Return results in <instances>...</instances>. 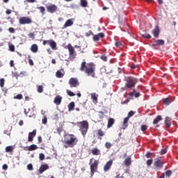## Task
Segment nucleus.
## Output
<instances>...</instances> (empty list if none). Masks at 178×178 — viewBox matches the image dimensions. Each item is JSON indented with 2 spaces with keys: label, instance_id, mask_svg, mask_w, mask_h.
Masks as SVG:
<instances>
[{
  "label": "nucleus",
  "instance_id": "1",
  "mask_svg": "<svg viewBox=\"0 0 178 178\" xmlns=\"http://www.w3.org/2000/svg\"><path fill=\"white\" fill-rule=\"evenodd\" d=\"M80 70L81 72H84L87 76L92 78L95 77V64L94 63H87L86 61L82 62Z\"/></svg>",
  "mask_w": 178,
  "mask_h": 178
},
{
  "label": "nucleus",
  "instance_id": "2",
  "mask_svg": "<svg viewBox=\"0 0 178 178\" xmlns=\"http://www.w3.org/2000/svg\"><path fill=\"white\" fill-rule=\"evenodd\" d=\"M63 143L65 144V148H73L74 145H77L79 139L74 134H67L64 135Z\"/></svg>",
  "mask_w": 178,
  "mask_h": 178
},
{
  "label": "nucleus",
  "instance_id": "3",
  "mask_svg": "<svg viewBox=\"0 0 178 178\" xmlns=\"http://www.w3.org/2000/svg\"><path fill=\"white\" fill-rule=\"evenodd\" d=\"M78 127L79 128V131H81V134L86 136L87 132L88 131L89 124L86 120H83L81 122H79L76 123Z\"/></svg>",
  "mask_w": 178,
  "mask_h": 178
},
{
  "label": "nucleus",
  "instance_id": "4",
  "mask_svg": "<svg viewBox=\"0 0 178 178\" xmlns=\"http://www.w3.org/2000/svg\"><path fill=\"white\" fill-rule=\"evenodd\" d=\"M138 83V79L134 76H128L126 78L125 87L127 88H134L136 84Z\"/></svg>",
  "mask_w": 178,
  "mask_h": 178
},
{
  "label": "nucleus",
  "instance_id": "5",
  "mask_svg": "<svg viewBox=\"0 0 178 178\" xmlns=\"http://www.w3.org/2000/svg\"><path fill=\"white\" fill-rule=\"evenodd\" d=\"M92 161H94V159L92 158L90 159L89 164L90 165V173L91 176H94V173L98 170V165L99 164V161L98 160H95L92 163Z\"/></svg>",
  "mask_w": 178,
  "mask_h": 178
},
{
  "label": "nucleus",
  "instance_id": "6",
  "mask_svg": "<svg viewBox=\"0 0 178 178\" xmlns=\"http://www.w3.org/2000/svg\"><path fill=\"white\" fill-rule=\"evenodd\" d=\"M67 49H68L70 57L72 58V59H74V58L77 56V54H76L74 47H73L71 44H68L67 45Z\"/></svg>",
  "mask_w": 178,
  "mask_h": 178
},
{
  "label": "nucleus",
  "instance_id": "7",
  "mask_svg": "<svg viewBox=\"0 0 178 178\" xmlns=\"http://www.w3.org/2000/svg\"><path fill=\"white\" fill-rule=\"evenodd\" d=\"M19 24H31L33 20L29 17H21L19 19Z\"/></svg>",
  "mask_w": 178,
  "mask_h": 178
},
{
  "label": "nucleus",
  "instance_id": "8",
  "mask_svg": "<svg viewBox=\"0 0 178 178\" xmlns=\"http://www.w3.org/2000/svg\"><path fill=\"white\" fill-rule=\"evenodd\" d=\"M69 84L71 88H77L80 86V82H79V79H77V78H71L69 80Z\"/></svg>",
  "mask_w": 178,
  "mask_h": 178
},
{
  "label": "nucleus",
  "instance_id": "9",
  "mask_svg": "<svg viewBox=\"0 0 178 178\" xmlns=\"http://www.w3.org/2000/svg\"><path fill=\"white\" fill-rule=\"evenodd\" d=\"M163 165H165V162L159 159H156L154 162V166H155L156 169H158L159 170H161V169L163 168Z\"/></svg>",
  "mask_w": 178,
  "mask_h": 178
},
{
  "label": "nucleus",
  "instance_id": "10",
  "mask_svg": "<svg viewBox=\"0 0 178 178\" xmlns=\"http://www.w3.org/2000/svg\"><path fill=\"white\" fill-rule=\"evenodd\" d=\"M47 10L49 12V13H55L58 12V6L55 4H50L49 6H47Z\"/></svg>",
  "mask_w": 178,
  "mask_h": 178
},
{
  "label": "nucleus",
  "instance_id": "11",
  "mask_svg": "<svg viewBox=\"0 0 178 178\" xmlns=\"http://www.w3.org/2000/svg\"><path fill=\"white\" fill-rule=\"evenodd\" d=\"M163 45H165V40L161 39L154 40L152 47H162Z\"/></svg>",
  "mask_w": 178,
  "mask_h": 178
},
{
  "label": "nucleus",
  "instance_id": "12",
  "mask_svg": "<svg viewBox=\"0 0 178 178\" xmlns=\"http://www.w3.org/2000/svg\"><path fill=\"white\" fill-rule=\"evenodd\" d=\"M112 165H113V160L110 159L104 166V172H108L112 168Z\"/></svg>",
  "mask_w": 178,
  "mask_h": 178
},
{
  "label": "nucleus",
  "instance_id": "13",
  "mask_svg": "<svg viewBox=\"0 0 178 178\" xmlns=\"http://www.w3.org/2000/svg\"><path fill=\"white\" fill-rule=\"evenodd\" d=\"M35 136H37V130L34 129L32 132H29L28 136L29 143H31V141L34 140V137H35Z\"/></svg>",
  "mask_w": 178,
  "mask_h": 178
},
{
  "label": "nucleus",
  "instance_id": "14",
  "mask_svg": "<svg viewBox=\"0 0 178 178\" xmlns=\"http://www.w3.org/2000/svg\"><path fill=\"white\" fill-rule=\"evenodd\" d=\"M161 33V29H159V26H156L155 28L152 31V33L153 34L155 38H158L159 37V33Z\"/></svg>",
  "mask_w": 178,
  "mask_h": 178
},
{
  "label": "nucleus",
  "instance_id": "15",
  "mask_svg": "<svg viewBox=\"0 0 178 178\" xmlns=\"http://www.w3.org/2000/svg\"><path fill=\"white\" fill-rule=\"evenodd\" d=\"M48 169H49V165H48V164H43L39 168V173L42 175V173H44V172L48 170Z\"/></svg>",
  "mask_w": 178,
  "mask_h": 178
},
{
  "label": "nucleus",
  "instance_id": "16",
  "mask_svg": "<svg viewBox=\"0 0 178 178\" xmlns=\"http://www.w3.org/2000/svg\"><path fill=\"white\" fill-rule=\"evenodd\" d=\"M51 49H53V51H56V49H58V48H56V42H55V40H49V44Z\"/></svg>",
  "mask_w": 178,
  "mask_h": 178
},
{
  "label": "nucleus",
  "instance_id": "17",
  "mask_svg": "<svg viewBox=\"0 0 178 178\" xmlns=\"http://www.w3.org/2000/svg\"><path fill=\"white\" fill-rule=\"evenodd\" d=\"M73 24L74 22L72 19H67L63 25V29H67V27H70L73 26Z\"/></svg>",
  "mask_w": 178,
  "mask_h": 178
},
{
  "label": "nucleus",
  "instance_id": "18",
  "mask_svg": "<svg viewBox=\"0 0 178 178\" xmlns=\"http://www.w3.org/2000/svg\"><path fill=\"white\" fill-rule=\"evenodd\" d=\"M54 102L56 105H60L62 102V97L60 95L56 96Z\"/></svg>",
  "mask_w": 178,
  "mask_h": 178
},
{
  "label": "nucleus",
  "instance_id": "19",
  "mask_svg": "<svg viewBox=\"0 0 178 178\" xmlns=\"http://www.w3.org/2000/svg\"><path fill=\"white\" fill-rule=\"evenodd\" d=\"M90 97L91 99L95 104H97V102H98V95H97V93H91Z\"/></svg>",
  "mask_w": 178,
  "mask_h": 178
},
{
  "label": "nucleus",
  "instance_id": "20",
  "mask_svg": "<svg viewBox=\"0 0 178 178\" xmlns=\"http://www.w3.org/2000/svg\"><path fill=\"white\" fill-rule=\"evenodd\" d=\"M115 124V119L109 118L108 120L107 129H111Z\"/></svg>",
  "mask_w": 178,
  "mask_h": 178
},
{
  "label": "nucleus",
  "instance_id": "21",
  "mask_svg": "<svg viewBox=\"0 0 178 178\" xmlns=\"http://www.w3.org/2000/svg\"><path fill=\"white\" fill-rule=\"evenodd\" d=\"M124 163L125 166H130V165H131V156H128L124 161Z\"/></svg>",
  "mask_w": 178,
  "mask_h": 178
},
{
  "label": "nucleus",
  "instance_id": "22",
  "mask_svg": "<svg viewBox=\"0 0 178 178\" xmlns=\"http://www.w3.org/2000/svg\"><path fill=\"white\" fill-rule=\"evenodd\" d=\"M92 155H101V150L98 148H94L91 150Z\"/></svg>",
  "mask_w": 178,
  "mask_h": 178
},
{
  "label": "nucleus",
  "instance_id": "23",
  "mask_svg": "<svg viewBox=\"0 0 178 178\" xmlns=\"http://www.w3.org/2000/svg\"><path fill=\"white\" fill-rule=\"evenodd\" d=\"M171 120H172V119H170V118H169V117L165 118L164 123H165L166 127H170V124H172V123L170 122Z\"/></svg>",
  "mask_w": 178,
  "mask_h": 178
},
{
  "label": "nucleus",
  "instance_id": "24",
  "mask_svg": "<svg viewBox=\"0 0 178 178\" xmlns=\"http://www.w3.org/2000/svg\"><path fill=\"white\" fill-rule=\"evenodd\" d=\"M31 51L34 54L38 52V46L36 44H32L31 47Z\"/></svg>",
  "mask_w": 178,
  "mask_h": 178
},
{
  "label": "nucleus",
  "instance_id": "25",
  "mask_svg": "<svg viewBox=\"0 0 178 178\" xmlns=\"http://www.w3.org/2000/svg\"><path fill=\"white\" fill-rule=\"evenodd\" d=\"M82 8H88V1L87 0H80Z\"/></svg>",
  "mask_w": 178,
  "mask_h": 178
},
{
  "label": "nucleus",
  "instance_id": "26",
  "mask_svg": "<svg viewBox=\"0 0 178 178\" xmlns=\"http://www.w3.org/2000/svg\"><path fill=\"white\" fill-rule=\"evenodd\" d=\"M74 106H75L74 102H72L71 103H70V104L68 105L69 112H72V111H74Z\"/></svg>",
  "mask_w": 178,
  "mask_h": 178
},
{
  "label": "nucleus",
  "instance_id": "27",
  "mask_svg": "<svg viewBox=\"0 0 178 178\" xmlns=\"http://www.w3.org/2000/svg\"><path fill=\"white\" fill-rule=\"evenodd\" d=\"M161 120H162V116L157 115V117L153 121V124H158Z\"/></svg>",
  "mask_w": 178,
  "mask_h": 178
},
{
  "label": "nucleus",
  "instance_id": "28",
  "mask_svg": "<svg viewBox=\"0 0 178 178\" xmlns=\"http://www.w3.org/2000/svg\"><path fill=\"white\" fill-rule=\"evenodd\" d=\"M129 117H126L124 119V122H123V129H126V127H127V126H129Z\"/></svg>",
  "mask_w": 178,
  "mask_h": 178
},
{
  "label": "nucleus",
  "instance_id": "29",
  "mask_svg": "<svg viewBox=\"0 0 178 178\" xmlns=\"http://www.w3.org/2000/svg\"><path fill=\"white\" fill-rule=\"evenodd\" d=\"M64 76H65V74L62 73L60 70H58L56 72V77H57L58 79H62V77H63Z\"/></svg>",
  "mask_w": 178,
  "mask_h": 178
},
{
  "label": "nucleus",
  "instance_id": "30",
  "mask_svg": "<svg viewBox=\"0 0 178 178\" xmlns=\"http://www.w3.org/2000/svg\"><path fill=\"white\" fill-rule=\"evenodd\" d=\"M38 149V147L36 145H31L28 147V151H35Z\"/></svg>",
  "mask_w": 178,
  "mask_h": 178
},
{
  "label": "nucleus",
  "instance_id": "31",
  "mask_svg": "<svg viewBox=\"0 0 178 178\" xmlns=\"http://www.w3.org/2000/svg\"><path fill=\"white\" fill-rule=\"evenodd\" d=\"M163 102L165 105H170L172 103V99H170V98H169V97H167L165 99H163Z\"/></svg>",
  "mask_w": 178,
  "mask_h": 178
},
{
  "label": "nucleus",
  "instance_id": "32",
  "mask_svg": "<svg viewBox=\"0 0 178 178\" xmlns=\"http://www.w3.org/2000/svg\"><path fill=\"white\" fill-rule=\"evenodd\" d=\"M37 91L39 94L44 92V86L42 85L38 86Z\"/></svg>",
  "mask_w": 178,
  "mask_h": 178
},
{
  "label": "nucleus",
  "instance_id": "33",
  "mask_svg": "<svg viewBox=\"0 0 178 178\" xmlns=\"http://www.w3.org/2000/svg\"><path fill=\"white\" fill-rule=\"evenodd\" d=\"M38 9L40 10V13H42V15H45V7L40 6V7H38Z\"/></svg>",
  "mask_w": 178,
  "mask_h": 178
},
{
  "label": "nucleus",
  "instance_id": "34",
  "mask_svg": "<svg viewBox=\"0 0 178 178\" xmlns=\"http://www.w3.org/2000/svg\"><path fill=\"white\" fill-rule=\"evenodd\" d=\"M13 146H8L6 147V152H13Z\"/></svg>",
  "mask_w": 178,
  "mask_h": 178
},
{
  "label": "nucleus",
  "instance_id": "35",
  "mask_svg": "<svg viewBox=\"0 0 178 178\" xmlns=\"http://www.w3.org/2000/svg\"><path fill=\"white\" fill-rule=\"evenodd\" d=\"M97 134L99 136V137H104V136H105V132L102 131V129H98Z\"/></svg>",
  "mask_w": 178,
  "mask_h": 178
},
{
  "label": "nucleus",
  "instance_id": "36",
  "mask_svg": "<svg viewBox=\"0 0 178 178\" xmlns=\"http://www.w3.org/2000/svg\"><path fill=\"white\" fill-rule=\"evenodd\" d=\"M14 99H23V95L18 94L16 96H14Z\"/></svg>",
  "mask_w": 178,
  "mask_h": 178
},
{
  "label": "nucleus",
  "instance_id": "37",
  "mask_svg": "<svg viewBox=\"0 0 178 178\" xmlns=\"http://www.w3.org/2000/svg\"><path fill=\"white\" fill-rule=\"evenodd\" d=\"M164 175H165L166 177H170V176H172V170H167Z\"/></svg>",
  "mask_w": 178,
  "mask_h": 178
},
{
  "label": "nucleus",
  "instance_id": "38",
  "mask_svg": "<svg viewBox=\"0 0 178 178\" xmlns=\"http://www.w3.org/2000/svg\"><path fill=\"white\" fill-rule=\"evenodd\" d=\"M142 37H143L144 38H147V40H149L152 38V36L149 35V33H145L142 35Z\"/></svg>",
  "mask_w": 178,
  "mask_h": 178
},
{
  "label": "nucleus",
  "instance_id": "39",
  "mask_svg": "<svg viewBox=\"0 0 178 178\" xmlns=\"http://www.w3.org/2000/svg\"><path fill=\"white\" fill-rule=\"evenodd\" d=\"M134 115H136V112L131 111L129 112L127 118L130 119V118H131L132 116H134Z\"/></svg>",
  "mask_w": 178,
  "mask_h": 178
},
{
  "label": "nucleus",
  "instance_id": "40",
  "mask_svg": "<svg viewBox=\"0 0 178 178\" xmlns=\"http://www.w3.org/2000/svg\"><path fill=\"white\" fill-rule=\"evenodd\" d=\"M67 94L70 97H74V95H76V94H74L73 92H72L71 90H67Z\"/></svg>",
  "mask_w": 178,
  "mask_h": 178
},
{
  "label": "nucleus",
  "instance_id": "41",
  "mask_svg": "<svg viewBox=\"0 0 178 178\" xmlns=\"http://www.w3.org/2000/svg\"><path fill=\"white\" fill-rule=\"evenodd\" d=\"M98 116L99 119L102 120L104 119V116H105V113H104L102 111H99Z\"/></svg>",
  "mask_w": 178,
  "mask_h": 178
},
{
  "label": "nucleus",
  "instance_id": "42",
  "mask_svg": "<svg viewBox=\"0 0 178 178\" xmlns=\"http://www.w3.org/2000/svg\"><path fill=\"white\" fill-rule=\"evenodd\" d=\"M40 161H44L45 159V155L43 153L39 154Z\"/></svg>",
  "mask_w": 178,
  "mask_h": 178
},
{
  "label": "nucleus",
  "instance_id": "43",
  "mask_svg": "<svg viewBox=\"0 0 178 178\" xmlns=\"http://www.w3.org/2000/svg\"><path fill=\"white\" fill-rule=\"evenodd\" d=\"M147 129H148V126H147L145 124L141 125L140 130L142 131H145V130H147Z\"/></svg>",
  "mask_w": 178,
  "mask_h": 178
},
{
  "label": "nucleus",
  "instance_id": "44",
  "mask_svg": "<svg viewBox=\"0 0 178 178\" xmlns=\"http://www.w3.org/2000/svg\"><path fill=\"white\" fill-rule=\"evenodd\" d=\"M105 147L107 148V149H109L112 147V144L109 142H106L105 143Z\"/></svg>",
  "mask_w": 178,
  "mask_h": 178
},
{
  "label": "nucleus",
  "instance_id": "45",
  "mask_svg": "<svg viewBox=\"0 0 178 178\" xmlns=\"http://www.w3.org/2000/svg\"><path fill=\"white\" fill-rule=\"evenodd\" d=\"M5 86V79L2 78L0 79V87Z\"/></svg>",
  "mask_w": 178,
  "mask_h": 178
},
{
  "label": "nucleus",
  "instance_id": "46",
  "mask_svg": "<svg viewBox=\"0 0 178 178\" xmlns=\"http://www.w3.org/2000/svg\"><path fill=\"white\" fill-rule=\"evenodd\" d=\"M100 58L104 62H107L108 61V57H106V56H105V55L101 56Z\"/></svg>",
  "mask_w": 178,
  "mask_h": 178
},
{
  "label": "nucleus",
  "instance_id": "47",
  "mask_svg": "<svg viewBox=\"0 0 178 178\" xmlns=\"http://www.w3.org/2000/svg\"><path fill=\"white\" fill-rule=\"evenodd\" d=\"M9 49L11 52H15V45L10 44L9 45Z\"/></svg>",
  "mask_w": 178,
  "mask_h": 178
},
{
  "label": "nucleus",
  "instance_id": "48",
  "mask_svg": "<svg viewBox=\"0 0 178 178\" xmlns=\"http://www.w3.org/2000/svg\"><path fill=\"white\" fill-rule=\"evenodd\" d=\"M152 162H154L152 159H149L146 161V163L147 166H151V165H152Z\"/></svg>",
  "mask_w": 178,
  "mask_h": 178
},
{
  "label": "nucleus",
  "instance_id": "49",
  "mask_svg": "<svg viewBox=\"0 0 178 178\" xmlns=\"http://www.w3.org/2000/svg\"><path fill=\"white\" fill-rule=\"evenodd\" d=\"M93 41H99V36L98 35H94Z\"/></svg>",
  "mask_w": 178,
  "mask_h": 178
},
{
  "label": "nucleus",
  "instance_id": "50",
  "mask_svg": "<svg viewBox=\"0 0 178 178\" xmlns=\"http://www.w3.org/2000/svg\"><path fill=\"white\" fill-rule=\"evenodd\" d=\"M42 122L43 123V124H47V122H48V119L47 118V117H44L43 119L42 120Z\"/></svg>",
  "mask_w": 178,
  "mask_h": 178
},
{
  "label": "nucleus",
  "instance_id": "51",
  "mask_svg": "<svg viewBox=\"0 0 178 178\" xmlns=\"http://www.w3.org/2000/svg\"><path fill=\"white\" fill-rule=\"evenodd\" d=\"M166 152H168V149H166L165 148L162 149L161 151V155H165V154H166Z\"/></svg>",
  "mask_w": 178,
  "mask_h": 178
},
{
  "label": "nucleus",
  "instance_id": "52",
  "mask_svg": "<svg viewBox=\"0 0 178 178\" xmlns=\"http://www.w3.org/2000/svg\"><path fill=\"white\" fill-rule=\"evenodd\" d=\"M29 38H31L32 40H34V38H35V36L33 33H29Z\"/></svg>",
  "mask_w": 178,
  "mask_h": 178
},
{
  "label": "nucleus",
  "instance_id": "53",
  "mask_svg": "<svg viewBox=\"0 0 178 178\" xmlns=\"http://www.w3.org/2000/svg\"><path fill=\"white\" fill-rule=\"evenodd\" d=\"M27 169H28V170H33V169H34L33 168V164H28L27 165Z\"/></svg>",
  "mask_w": 178,
  "mask_h": 178
},
{
  "label": "nucleus",
  "instance_id": "54",
  "mask_svg": "<svg viewBox=\"0 0 178 178\" xmlns=\"http://www.w3.org/2000/svg\"><path fill=\"white\" fill-rule=\"evenodd\" d=\"M97 35L99 36V38H104V37H105V34L104 33H99Z\"/></svg>",
  "mask_w": 178,
  "mask_h": 178
},
{
  "label": "nucleus",
  "instance_id": "55",
  "mask_svg": "<svg viewBox=\"0 0 178 178\" xmlns=\"http://www.w3.org/2000/svg\"><path fill=\"white\" fill-rule=\"evenodd\" d=\"M152 155V152H147V154H146V155H145V156H146V158H151V156Z\"/></svg>",
  "mask_w": 178,
  "mask_h": 178
},
{
  "label": "nucleus",
  "instance_id": "56",
  "mask_svg": "<svg viewBox=\"0 0 178 178\" xmlns=\"http://www.w3.org/2000/svg\"><path fill=\"white\" fill-rule=\"evenodd\" d=\"M8 31L10 33H15V28H13V27L9 28Z\"/></svg>",
  "mask_w": 178,
  "mask_h": 178
},
{
  "label": "nucleus",
  "instance_id": "57",
  "mask_svg": "<svg viewBox=\"0 0 178 178\" xmlns=\"http://www.w3.org/2000/svg\"><path fill=\"white\" fill-rule=\"evenodd\" d=\"M93 34L94 33H92V31H90L89 33H86V37H90V35H93Z\"/></svg>",
  "mask_w": 178,
  "mask_h": 178
},
{
  "label": "nucleus",
  "instance_id": "58",
  "mask_svg": "<svg viewBox=\"0 0 178 178\" xmlns=\"http://www.w3.org/2000/svg\"><path fill=\"white\" fill-rule=\"evenodd\" d=\"M136 94V90H134L132 92L129 93V97H134Z\"/></svg>",
  "mask_w": 178,
  "mask_h": 178
},
{
  "label": "nucleus",
  "instance_id": "59",
  "mask_svg": "<svg viewBox=\"0 0 178 178\" xmlns=\"http://www.w3.org/2000/svg\"><path fill=\"white\" fill-rule=\"evenodd\" d=\"M29 63L31 66H33L34 65V62L33 61L32 59L29 58Z\"/></svg>",
  "mask_w": 178,
  "mask_h": 178
},
{
  "label": "nucleus",
  "instance_id": "60",
  "mask_svg": "<svg viewBox=\"0 0 178 178\" xmlns=\"http://www.w3.org/2000/svg\"><path fill=\"white\" fill-rule=\"evenodd\" d=\"M115 47H122V42H116L115 43Z\"/></svg>",
  "mask_w": 178,
  "mask_h": 178
},
{
  "label": "nucleus",
  "instance_id": "61",
  "mask_svg": "<svg viewBox=\"0 0 178 178\" xmlns=\"http://www.w3.org/2000/svg\"><path fill=\"white\" fill-rule=\"evenodd\" d=\"M38 141L39 144H41V143H42V138L41 136H38Z\"/></svg>",
  "mask_w": 178,
  "mask_h": 178
},
{
  "label": "nucleus",
  "instance_id": "62",
  "mask_svg": "<svg viewBox=\"0 0 178 178\" xmlns=\"http://www.w3.org/2000/svg\"><path fill=\"white\" fill-rule=\"evenodd\" d=\"M6 15H10L12 13V10L10 9H7L6 11Z\"/></svg>",
  "mask_w": 178,
  "mask_h": 178
},
{
  "label": "nucleus",
  "instance_id": "63",
  "mask_svg": "<svg viewBox=\"0 0 178 178\" xmlns=\"http://www.w3.org/2000/svg\"><path fill=\"white\" fill-rule=\"evenodd\" d=\"M141 95V94H140V92H136L134 95L135 98H138Z\"/></svg>",
  "mask_w": 178,
  "mask_h": 178
},
{
  "label": "nucleus",
  "instance_id": "64",
  "mask_svg": "<svg viewBox=\"0 0 178 178\" xmlns=\"http://www.w3.org/2000/svg\"><path fill=\"white\" fill-rule=\"evenodd\" d=\"M49 40H43V42H42L43 45H46L47 44H49Z\"/></svg>",
  "mask_w": 178,
  "mask_h": 178
}]
</instances>
